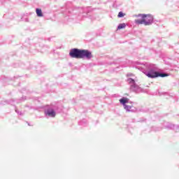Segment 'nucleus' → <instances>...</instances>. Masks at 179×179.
Returning <instances> with one entry per match:
<instances>
[{"instance_id":"f257e3e1","label":"nucleus","mask_w":179,"mask_h":179,"mask_svg":"<svg viewBox=\"0 0 179 179\" xmlns=\"http://www.w3.org/2000/svg\"><path fill=\"white\" fill-rule=\"evenodd\" d=\"M69 55L71 58H77V59L82 58L91 59L92 57H93V55H92V52L88 50H79L76 48L71 49L69 52Z\"/></svg>"},{"instance_id":"f03ea898","label":"nucleus","mask_w":179,"mask_h":179,"mask_svg":"<svg viewBox=\"0 0 179 179\" xmlns=\"http://www.w3.org/2000/svg\"><path fill=\"white\" fill-rule=\"evenodd\" d=\"M133 17H138L135 20L136 24H144L145 26H149L152 24L153 22V16L150 14H138L133 15Z\"/></svg>"},{"instance_id":"7ed1b4c3","label":"nucleus","mask_w":179,"mask_h":179,"mask_svg":"<svg viewBox=\"0 0 179 179\" xmlns=\"http://www.w3.org/2000/svg\"><path fill=\"white\" fill-rule=\"evenodd\" d=\"M146 75L148 78H151L152 79L159 78V76L161 78H166V76H169V74L167 73H160L153 70H150Z\"/></svg>"},{"instance_id":"20e7f679","label":"nucleus","mask_w":179,"mask_h":179,"mask_svg":"<svg viewBox=\"0 0 179 179\" xmlns=\"http://www.w3.org/2000/svg\"><path fill=\"white\" fill-rule=\"evenodd\" d=\"M129 101V99L128 98L123 97L121 99H120V102L121 104H123V106H126L127 103Z\"/></svg>"},{"instance_id":"39448f33","label":"nucleus","mask_w":179,"mask_h":179,"mask_svg":"<svg viewBox=\"0 0 179 179\" xmlns=\"http://www.w3.org/2000/svg\"><path fill=\"white\" fill-rule=\"evenodd\" d=\"M36 15L38 16V17H43V12L41 11V9L36 8Z\"/></svg>"},{"instance_id":"423d86ee","label":"nucleus","mask_w":179,"mask_h":179,"mask_svg":"<svg viewBox=\"0 0 179 179\" xmlns=\"http://www.w3.org/2000/svg\"><path fill=\"white\" fill-rule=\"evenodd\" d=\"M47 114L50 115V117H55V111H54V110H48Z\"/></svg>"},{"instance_id":"0eeeda50","label":"nucleus","mask_w":179,"mask_h":179,"mask_svg":"<svg viewBox=\"0 0 179 179\" xmlns=\"http://www.w3.org/2000/svg\"><path fill=\"white\" fill-rule=\"evenodd\" d=\"M127 27V24L125 23L120 24L117 27L118 30H121V29H125Z\"/></svg>"},{"instance_id":"6e6552de","label":"nucleus","mask_w":179,"mask_h":179,"mask_svg":"<svg viewBox=\"0 0 179 179\" xmlns=\"http://www.w3.org/2000/svg\"><path fill=\"white\" fill-rule=\"evenodd\" d=\"M132 105H124V109L127 110V111H130Z\"/></svg>"},{"instance_id":"1a4fd4ad","label":"nucleus","mask_w":179,"mask_h":179,"mask_svg":"<svg viewBox=\"0 0 179 179\" xmlns=\"http://www.w3.org/2000/svg\"><path fill=\"white\" fill-rule=\"evenodd\" d=\"M124 16H125V14H124V13L122 12H119L118 15H117V17H124Z\"/></svg>"},{"instance_id":"9d476101","label":"nucleus","mask_w":179,"mask_h":179,"mask_svg":"<svg viewBox=\"0 0 179 179\" xmlns=\"http://www.w3.org/2000/svg\"><path fill=\"white\" fill-rule=\"evenodd\" d=\"M130 82H133V83L135 82V80H134L132 78L129 79Z\"/></svg>"}]
</instances>
